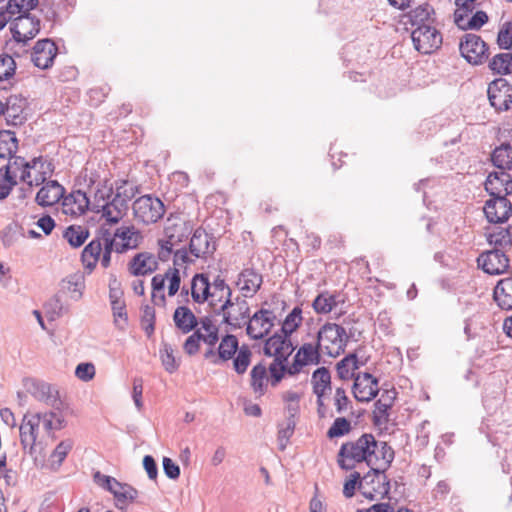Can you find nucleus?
Masks as SVG:
<instances>
[{
    "label": "nucleus",
    "instance_id": "obj_52",
    "mask_svg": "<svg viewBox=\"0 0 512 512\" xmlns=\"http://www.w3.org/2000/svg\"><path fill=\"white\" fill-rule=\"evenodd\" d=\"M159 353L164 369L168 373H174L178 369L179 363L174 356L172 346L167 342H162Z\"/></svg>",
    "mask_w": 512,
    "mask_h": 512
},
{
    "label": "nucleus",
    "instance_id": "obj_38",
    "mask_svg": "<svg viewBox=\"0 0 512 512\" xmlns=\"http://www.w3.org/2000/svg\"><path fill=\"white\" fill-rule=\"evenodd\" d=\"M313 393L316 396H324L327 390H331V375L326 367L317 368L311 377Z\"/></svg>",
    "mask_w": 512,
    "mask_h": 512
},
{
    "label": "nucleus",
    "instance_id": "obj_53",
    "mask_svg": "<svg viewBox=\"0 0 512 512\" xmlns=\"http://www.w3.org/2000/svg\"><path fill=\"white\" fill-rule=\"evenodd\" d=\"M488 20L489 18L487 13L485 11L478 10L471 16L465 18L461 25L456 26L463 31L479 30L488 22Z\"/></svg>",
    "mask_w": 512,
    "mask_h": 512
},
{
    "label": "nucleus",
    "instance_id": "obj_2",
    "mask_svg": "<svg viewBox=\"0 0 512 512\" xmlns=\"http://www.w3.org/2000/svg\"><path fill=\"white\" fill-rule=\"evenodd\" d=\"M378 441L371 433L362 434L355 441H348L341 445L338 452V464L346 471L352 470L357 463L365 462L370 469L374 466L373 456L376 455Z\"/></svg>",
    "mask_w": 512,
    "mask_h": 512
},
{
    "label": "nucleus",
    "instance_id": "obj_62",
    "mask_svg": "<svg viewBox=\"0 0 512 512\" xmlns=\"http://www.w3.org/2000/svg\"><path fill=\"white\" fill-rule=\"evenodd\" d=\"M360 483H363V477L357 471L351 473L349 480L344 483L343 494L346 498H351L355 494L356 486L360 488Z\"/></svg>",
    "mask_w": 512,
    "mask_h": 512
},
{
    "label": "nucleus",
    "instance_id": "obj_56",
    "mask_svg": "<svg viewBox=\"0 0 512 512\" xmlns=\"http://www.w3.org/2000/svg\"><path fill=\"white\" fill-rule=\"evenodd\" d=\"M141 325L148 337H151L155 331V309L150 305L142 308Z\"/></svg>",
    "mask_w": 512,
    "mask_h": 512
},
{
    "label": "nucleus",
    "instance_id": "obj_33",
    "mask_svg": "<svg viewBox=\"0 0 512 512\" xmlns=\"http://www.w3.org/2000/svg\"><path fill=\"white\" fill-rule=\"evenodd\" d=\"M340 302L344 301L339 299L338 293L323 291L313 300L312 307L317 314H328L337 307Z\"/></svg>",
    "mask_w": 512,
    "mask_h": 512
},
{
    "label": "nucleus",
    "instance_id": "obj_61",
    "mask_svg": "<svg viewBox=\"0 0 512 512\" xmlns=\"http://www.w3.org/2000/svg\"><path fill=\"white\" fill-rule=\"evenodd\" d=\"M166 280H168V295L174 296L180 289L181 277L179 268L173 267L166 271Z\"/></svg>",
    "mask_w": 512,
    "mask_h": 512
},
{
    "label": "nucleus",
    "instance_id": "obj_39",
    "mask_svg": "<svg viewBox=\"0 0 512 512\" xmlns=\"http://www.w3.org/2000/svg\"><path fill=\"white\" fill-rule=\"evenodd\" d=\"M379 393L378 383L375 381L370 384L369 382H361L359 378H355L353 384V394L359 402H369L374 399Z\"/></svg>",
    "mask_w": 512,
    "mask_h": 512
},
{
    "label": "nucleus",
    "instance_id": "obj_42",
    "mask_svg": "<svg viewBox=\"0 0 512 512\" xmlns=\"http://www.w3.org/2000/svg\"><path fill=\"white\" fill-rule=\"evenodd\" d=\"M250 377V385L253 391L259 396L264 395L267 387L266 381L268 380L266 367L262 363L255 365L250 372Z\"/></svg>",
    "mask_w": 512,
    "mask_h": 512
},
{
    "label": "nucleus",
    "instance_id": "obj_5",
    "mask_svg": "<svg viewBox=\"0 0 512 512\" xmlns=\"http://www.w3.org/2000/svg\"><path fill=\"white\" fill-rule=\"evenodd\" d=\"M133 216L138 223L145 225L156 223L165 213L163 202L151 194L137 198L132 204Z\"/></svg>",
    "mask_w": 512,
    "mask_h": 512
},
{
    "label": "nucleus",
    "instance_id": "obj_18",
    "mask_svg": "<svg viewBox=\"0 0 512 512\" xmlns=\"http://www.w3.org/2000/svg\"><path fill=\"white\" fill-rule=\"evenodd\" d=\"M115 237V252L118 254H123L129 250L138 248L143 241L141 232L133 225L118 227L115 230Z\"/></svg>",
    "mask_w": 512,
    "mask_h": 512
},
{
    "label": "nucleus",
    "instance_id": "obj_9",
    "mask_svg": "<svg viewBox=\"0 0 512 512\" xmlns=\"http://www.w3.org/2000/svg\"><path fill=\"white\" fill-rule=\"evenodd\" d=\"M363 483H360V489H363V495L369 500H374L377 496L381 499L387 498L390 492V481L382 469L372 467L364 476Z\"/></svg>",
    "mask_w": 512,
    "mask_h": 512
},
{
    "label": "nucleus",
    "instance_id": "obj_60",
    "mask_svg": "<svg viewBox=\"0 0 512 512\" xmlns=\"http://www.w3.org/2000/svg\"><path fill=\"white\" fill-rule=\"evenodd\" d=\"M497 44L504 50L512 48V22H505L501 26L497 36Z\"/></svg>",
    "mask_w": 512,
    "mask_h": 512
},
{
    "label": "nucleus",
    "instance_id": "obj_16",
    "mask_svg": "<svg viewBox=\"0 0 512 512\" xmlns=\"http://www.w3.org/2000/svg\"><path fill=\"white\" fill-rule=\"evenodd\" d=\"M40 426V413L25 414L21 425L20 431V443L25 451L30 455L35 452V444L38 438Z\"/></svg>",
    "mask_w": 512,
    "mask_h": 512
},
{
    "label": "nucleus",
    "instance_id": "obj_64",
    "mask_svg": "<svg viewBox=\"0 0 512 512\" xmlns=\"http://www.w3.org/2000/svg\"><path fill=\"white\" fill-rule=\"evenodd\" d=\"M75 375L82 381H90L95 376V366L90 362H82L77 365Z\"/></svg>",
    "mask_w": 512,
    "mask_h": 512
},
{
    "label": "nucleus",
    "instance_id": "obj_26",
    "mask_svg": "<svg viewBox=\"0 0 512 512\" xmlns=\"http://www.w3.org/2000/svg\"><path fill=\"white\" fill-rule=\"evenodd\" d=\"M64 194V187L58 181L50 180L41 187L35 200L39 206L49 207L58 203L61 199L63 200Z\"/></svg>",
    "mask_w": 512,
    "mask_h": 512
},
{
    "label": "nucleus",
    "instance_id": "obj_21",
    "mask_svg": "<svg viewBox=\"0 0 512 512\" xmlns=\"http://www.w3.org/2000/svg\"><path fill=\"white\" fill-rule=\"evenodd\" d=\"M485 190L489 195L507 196L512 194V176L506 171L491 172L485 181Z\"/></svg>",
    "mask_w": 512,
    "mask_h": 512
},
{
    "label": "nucleus",
    "instance_id": "obj_20",
    "mask_svg": "<svg viewBox=\"0 0 512 512\" xmlns=\"http://www.w3.org/2000/svg\"><path fill=\"white\" fill-rule=\"evenodd\" d=\"M294 347L292 345L290 337L285 334L275 333L270 336L264 344L263 353L264 355L271 357L274 359H281V357H285L286 359L292 354Z\"/></svg>",
    "mask_w": 512,
    "mask_h": 512
},
{
    "label": "nucleus",
    "instance_id": "obj_22",
    "mask_svg": "<svg viewBox=\"0 0 512 512\" xmlns=\"http://www.w3.org/2000/svg\"><path fill=\"white\" fill-rule=\"evenodd\" d=\"M157 268L158 261L150 252L137 253L128 262L129 273L136 277L152 274Z\"/></svg>",
    "mask_w": 512,
    "mask_h": 512
},
{
    "label": "nucleus",
    "instance_id": "obj_35",
    "mask_svg": "<svg viewBox=\"0 0 512 512\" xmlns=\"http://www.w3.org/2000/svg\"><path fill=\"white\" fill-rule=\"evenodd\" d=\"M487 241L494 246V249H501L506 251L512 247V232L511 227L501 228L497 227L492 232L487 234Z\"/></svg>",
    "mask_w": 512,
    "mask_h": 512
},
{
    "label": "nucleus",
    "instance_id": "obj_12",
    "mask_svg": "<svg viewBox=\"0 0 512 512\" xmlns=\"http://www.w3.org/2000/svg\"><path fill=\"white\" fill-rule=\"evenodd\" d=\"M24 387L36 400L44 402L53 409H62L63 403L59 398L58 390L54 386L41 380L26 378L24 379Z\"/></svg>",
    "mask_w": 512,
    "mask_h": 512
},
{
    "label": "nucleus",
    "instance_id": "obj_11",
    "mask_svg": "<svg viewBox=\"0 0 512 512\" xmlns=\"http://www.w3.org/2000/svg\"><path fill=\"white\" fill-rule=\"evenodd\" d=\"M277 317L270 309L261 308L252 316H249L246 322V333L254 340L263 339L267 336L275 325Z\"/></svg>",
    "mask_w": 512,
    "mask_h": 512
},
{
    "label": "nucleus",
    "instance_id": "obj_36",
    "mask_svg": "<svg viewBox=\"0 0 512 512\" xmlns=\"http://www.w3.org/2000/svg\"><path fill=\"white\" fill-rule=\"evenodd\" d=\"M102 249V242L98 239H93L84 247L81 260L87 269L93 270L96 267L100 260Z\"/></svg>",
    "mask_w": 512,
    "mask_h": 512
},
{
    "label": "nucleus",
    "instance_id": "obj_13",
    "mask_svg": "<svg viewBox=\"0 0 512 512\" xmlns=\"http://www.w3.org/2000/svg\"><path fill=\"white\" fill-rule=\"evenodd\" d=\"M490 105L496 111L502 112L510 109L512 104V85L504 78L493 80L487 89Z\"/></svg>",
    "mask_w": 512,
    "mask_h": 512
},
{
    "label": "nucleus",
    "instance_id": "obj_23",
    "mask_svg": "<svg viewBox=\"0 0 512 512\" xmlns=\"http://www.w3.org/2000/svg\"><path fill=\"white\" fill-rule=\"evenodd\" d=\"M26 104V99L21 95H12L6 99L3 114L8 125L18 126L25 122L24 110Z\"/></svg>",
    "mask_w": 512,
    "mask_h": 512
},
{
    "label": "nucleus",
    "instance_id": "obj_4",
    "mask_svg": "<svg viewBox=\"0 0 512 512\" xmlns=\"http://www.w3.org/2000/svg\"><path fill=\"white\" fill-rule=\"evenodd\" d=\"M216 316H222V323L236 330L246 324L250 316V307L244 297H228L220 306L213 309Z\"/></svg>",
    "mask_w": 512,
    "mask_h": 512
},
{
    "label": "nucleus",
    "instance_id": "obj_37",
    "mask_svg": "<svg viewBox=\"0 0 512 512\" xmlns=\"http://www.w3.org/2000/svg\"><path fill=\"white\" fill-rule=\"evenodd\" d=\"M232 296V289L226 283L225 279L221 276H217L211 283V300L209 305L214 309L218 306V302H223L228 297L230 298Z\"/></svg>",
    "mask_w": 512,
    "mask_h": 512
},
{
    "label": "nucleus",
    "instance_id": "obj_31",
    "mask_svg": "<svg viewBox=\"0 0 512 512\" xmlns=\"http://www.w3.org/2000/svg\"><path fill=\"white\" fill-rule=\"evenodd\" d=\"M239 341L233 334H226L222 337L219 346L217 348V358L212 362L213 364H220L231 360L235 354L239 351Z\"/></svg>",
    "mask_w": 512,
    "mask_h": 512
},
{
    "label": "nucleus",
    "instance_id": "obj_54",
    "mask_svg": "<svg viewBox=\"0 0 512 512\" xmlns=\"http://www.w3.org/2000/svg\"><path fill=\"white\" fill-rule=\"evenodd\" d=\"M287 360L285 357H281V359H274L273 362L269 366L270 373V382L273 387L277 386L281 380L284 378L286 374V363Z\"/></svg>",
    "mask_w": 512,
    "mask_h": 512
},
{
    "label": "nucleus",
    "instance_id": "obj_57",
    "mask_svg": "<svg viewBox=\"0 0 512 512\" xmlns=\"http://www.w3.org/2000/svg\"><path fill=\"white\" fill-rule=\"evenodd\" d=\"M351 430V423L344 417L336 418L327 432L329 438L344 436Z\"/></svg>",
    "mask_w": 512,
    "mask_h": 512
},
{
    "label": "nucleus",
    "instance_id": "obj_43",
    "mask_svg": "<svg viewBox=\"0 0 512 512\" xmlns=\"http://www.w3.org/2000/svg\"><path fill=\"white\" fill-rule=\"evenodd\" d=\"M17 175L12 171V164L0 169V200L6 199L17 184Z\"/></svg>",
    "mask_w": 512,
    "mask_h": 512
},
{
    "label": "nucleus",
    "instance_id": "obj_30",
    "mask_svg": "<svg viewBox=\"0 0 512 512\" xmlns=\"http://www.w3.org/2000/svg\"><path fill=\"white\" fill-rule=\"evenodd\" d=\"M493 299L502 310H512V277L498 281L493 290Z\"/></svg>",
    "mask_w": 512,
    "mask_h": 512
},
{
    "label": "nucleus",
    "instance_id": "obj_19",
    "mask_svg": "<svg viewBox=\"0 0 512 512\" xmlns=\"http://www.w3.org/2000/svg\"><path fill=\"white\" fill-rule=\"evenodd\" d=\"M216 251V241L203 228L194 230L189 242V252L195 258H204Z\"/></svg>",
    "mask_w": 512,
    "mask_h": 512
},
{
    "label": "nucleus",
    "instance_id": "obj_29",
    "mask_svg": "<svg viewBox=\"0 0 512 512\" xmlns=\"http://www.w3.org/2000/svg\"><path fill=\"white\" fill-rule=\"evenodd\" d=\"M211 296V282L205 273H197L191 281V297L194 302L203 304Z\"/></svg>",
    "mask_w": 512,
    "mask_h": 512
},
{
    "label": "nucleus",
    "instance_id": "obj_6",
    "mask_svg": "<svg viewBox=\"0 0 512 512\" xmlns=\"http://www.w3.org/2000/svg\"><path fill=\"white\" fill-rule=\"evenodd\" d=\"M31 10L23 9L16 12L10 25L13 39L17 43L27 44L40 31V19L30 13Z\"/></svg>",
    "mask_w": 512,
    "mask_h": 512
},
{
    "label": "nucleus",
    "instance_id": "obj_49",
    "mask_svg": "<svg viewBox=\"0 0 512 512\" xmlns=\"http://www.w3.org/2000/svg\"><path fill=\"white\" fill-rule=\"evenodd\" d=\"M89 236V231L87 228L79 225H71L69 226L64 234L63 237L68 241V243L74 247L78 248L84 244L86 239Z\"/></svg>",
    "mask_w": 512,
    "mask_h": 512
},
{
    "label": "nucleus",
    "instance_id": "obj_40",
    "mask_svg": "<svg viewBox=\"0 0 512 512\" xmlns=\"http://www.w3.org/2000/svg\"><path fill=\"white\" fill-rule=\"evenodd\" d=\"M494 166L502 171L512 168V146L509 143H503L495 148L491 156Z\"/></svg>",
    "mask_w": 512,
    "mask_h": 512
},
{
    "label": "nucleus",
    "instance_id": "obj_41",
    "mask_svg": "<svg viewBox=\"0 0 512 512\" xmlns=\"http://www.w3.org/2000/svg\"><path fill=\"white\" fill-rule=\"evenodd\" d=\"M18 149V139L15 132L10 130L0 131V158L6 159L16 154Z\"/></svg>",
    "mask_w": 512,
    "mask_h": 512
},
{
    "label": "nucleus",
    "instance_id": "obj_28",
    "mask_svg": "<svg viewBox=\"0 0 512 512\" xmlns=\"http://www.w3.org/2000/svg\"><path fill=\"white\" fill-rule=\"evenodd\" d=\"M39 5V0H9L4 8L0 10V31L13 20L16 12L23 9L33 10Z\"/></svg>",
    "mask_w": 512,
    "mask_h": 512
},
{
    "label": "nucleus",
    "instance_id": "obj_1",
    "mask_svg": "<svg viewBox=\"0 0 512 512\" xmlns=\"http://www.w3.org/2000/svg\"><path fill=\"white\" fill-rule=\"evenodd\" d=\"M138 192V187L128 186L127 180H118L113 185L106 179L97 185L92 211L101 213L108 224H117L126 215L129 202Z\"/></svg>",
    "mask_w": 512,
    "mask_h": 512
},
{
    "label": "nucleus",
    "instance_id": "obj_10",
    "mask_svg": "<svg viewBox=\"0 0 512 512\" xmlns=\"http://www.w3.org/2000/svg\"><path fill=\"white\" fill-rule=\"evenodd\" d=\"M414 48L422 54H430L441 47L442 35L431 25L416 27L411 32Z\"/></svg>",
    "mask_w": 512,
    "mask_h": 512
},
{
    "label": "nucleus",
    "instance_id": "obj_3",
    "mask_svg": "<svg viewBox=\"0 0 512 512\" xmlns=\"http://www.w3.org/2000/svg\"><path fill=\"white\" fill-rule=\"evenodd\" d=\"M351 335L336 323H325L317 332L318 346L330 357L344 353Z\"/></svg>",
    "mask_w": 512,
    "mask_h": 512
},
{
    "label": "nucleus",
    "instance_id": "obj_50",
    "mask_svg": "<svg viewBox=\"0 0 512 512\" xmlns=\"http://www.w3.org/2000/svg\"><path fill=\"white\" fill-rule=\"evenodd\" d=\"M357 360L354 354H347L336 365L338 377L342 380H348L354 377V371L357 370Z\"/></svg>",
    "mask_w": 512,
    "mask_h": 512
},
{
    "label": "nucleus",
    "instance_id": "obj_51",
    "mask_svg": "<svg viewBox=\"0 0 512 512\" xmlns=\"http://www.w3.org/2000/svg\"><path fill=\"white\" fill-rule=\"evenodd\" d=\"M235 355L232 358L233 368L237 374L242 375L251 363L252 352L247 345H242Z\"/></svg>",
    "mask_w": 512,
    "mask_h": 512
},
{
    "label": "nucleus",
    "instance_id": "obj_58",
    "mask_svg": "<svg viewBox=\"0 0 512 512\" xmlns=\"http://www.w3.org/2000/svg\"><path fill=\"white\" fill-rule=\"evenodd\" d=\"M201 338H203V333L201 332V329L195 330L185 340V342L183 344L184 352L189 356H193V355L197 354L200 349V342L202 341Z\"/></svg>",
    "mask_w": 512,
    "mask_h": 512
},
{
    "label": "nucleus",
    "instance_id": "obj_44",
    "mask_svg": "<svg viewBox=\"0 0 512 512\" xmlns=\"http://www.w3.org/2000/svg\"><path fill=\"white\" fill-rule=\"evenodd\" d=\"M395 457L393 448L385 441H378V447L376 449V455L373 456L374 465L381 462L382 467L376 469H382L384 472L391 466Z\"/></svg>",
    "mask_w": 512,
    "mask_h": 512
},
{
    "label": "nucleus",
    "instance_id": "obj_55",
    "mask_svg": "<svg viewBox=\"0 0 512 512\" xmlns=\"http://www.w3.org/2000/svg\"><path fill=\"white\" fill-rule=\"evenodd\" d=\"M296 427V421L286 419L285 425H280L278 429V446L280 450H285Z\"/></svg>",
    "mask_w": 512,
    "mask_h": 512
},
{
    "label": "nucleus",
    "instance_id": "obj_45",
    "mask_svg": "<svg viewBox=\"0 0 512 512\" xmlns=\"http://www.w3.org/2000/svg\"><path fill=\"white\" fill-rule=\"evenodd\" d=\"M321 351L322 349L318 346V343H304L295 354L300 358L302 362H305V365L308 364H319L321 361Z\"/></svg>",
    "mask_w": 512,
    "mask_h": 512
},
{
    "label": "nucleus",
    "instance_id": "obj_63",
    "mask_svg": "<svg viewBox=\"0 0 512 512\" xmlns=\"http://www.w3.org/2000/svg\"><path fill=\"white\" fill-rule=\"evenodd\" d=\"M475 3H464L461 5V2L459 4H455L456 10L454 12V23L456 25H461V23L465 20V18L469 17L474 9H475Z\"/></svg>",
    "mask_w": 512,
    "mask_h": 512
},
{
    "label": "nucleus",
    "instance_id": "obj_48",
    "mask_svg": "<svg viewBox=\"0 0 512 512\" xmlns=\"http://www.w3.org/2000/svg\"><path fill=\"white\" fill-rule=\"evenodd\" d=\"M489 68L496 74L512 73V53H499L489 62Z\"/></svg>",
    "mask_w": 512,
    "mask_h": 512
},
{
    "label": "nucleus",
    "instance_id": "obj_7",
    "mask_svg": "<svg viewBox=\"0 0 512 512\" xmlns=\"http://www.w3.org/2000/svg\"><path fill=\"white\" fill-rule=\"evenodd\" d=\"M94 482L109 491L115 498L117 506L122 508L129 502H133L137 496L138 491L127 483H121L112 476L104 475L97 471L93 475Z\"/></svg>",
    "mask_w": 512,
    "mask_h": 512
},
{
    "label": "nucleus",
    "instance_id": "obj_32",
    "mask_svg": "<svg viewBox=\"0 0 512 512\" xmlns=\"http://www.w3.org/2000/svg\"><path fill=\"white\" fill-rule=\"evenodd\" d=\"M173 320L175 326L183 333H189L198 325V318L187 306H179L175 309Z\"/></svg>",
    "mask_w": 512,
    "mask_h": 512
},
{
    "label": "nucleus",
    "instance_id": "obj_27",
    "mask_svg": "<svg viewBox=\"0 0 512 512\" xmlns=\"http://www.w3.org/2000/svg\"><path fill=\"white\" fill-rule=\"evenodd\" d=\"M192 230L193 228L189 221H185L180 218H169L164 228V236L177 246L189 237Z\"/></svg>",
    "mask_w": 512,
    "mask_h": 512
},
{
    "label": "nucleus",
    "instance_id": "obj_14",
    "mask_svg": "<svg viewBox=\"0 0 512 512\" xmlns=\"http://www.w3.org/2000/svg\"><path fill=\"white\" fill-rule=\"evenodd\" d=\"M491 198L486 201L484 214L489 223L502 224L508 221L512 213L511 201L503 196L490 195Z\"/></svg>",
    "mask_w": 512,
    "mask_h": 512
},
{
    "label": "nucleus",
    "instance_id": "obj_46",
    "mask_svg": "<svg viewBox=\"0 0 512 512\" xmlns=\"http://www.w3.org/2000/svg\"><path fill=\"white\" fill-rule=\"evenodd\" d=\"M74 445L73 440H62L50 455L51 469L58 470Z\"/></svg>",
    "mask_w": 512,
    "mask_h": 512
},
{
    "label": "nucleus",
    "instance_id": "obj_8",
    "mask_svg": "<svg viewBox=\"0 0 512 512\" xmlns=\"http://www.w3.org/2000/svg\"><path fill=\"white\" fill-rule=\"evenodd\" d=\"M459 51L469 64L475 66L483 64L489 57V46L474 33H466L461 37Z\"/></svg>",
    "mask_w": 512,
    "mask_h": 512
},
{
    "label": "nucleus",
    "instance_id": "obj_24",
    "mask_svg": "<svg viewBox=\"0 0 512 512\" xmlns=\"http://www.w3.org/2000/svg\"><path fill=\"white\" fill-rule=\"evenodd\" d=\"M92 204L86 192L82 190L72 191L69 195L65 196L62 200L63 211L66 214L82 215L86 210H92Z\"/></svg>",
    "mask_w": 512,
    "mask_h": 512
},
{
    "label": "nucleus",
    "instance_id": "obj_59",
    "mask_svg": "<svg viewBox=\"0 0 512 512\" xmlns=\"http://www.w3.org/2000/svg\"><path fill=\"white\" fill-rule=\"evenodd\" d=\"M16 63L14 59L7 54L0 55V81L8 80L14 76Z\"/></svg>",
    "mask_w": 512,
    "mask_h": 512
},
{
    "label": "nucleus",
    "instance_id": "obj_25",
    "mask_svg": "<svg viewBox=\"0 0 512 512\" xmlns=\"http://www.w3.org/2000/svg\"><path fill=\"white\" fill-rule=\"evenodd\" d=\"M263 277L254 268L243 269L236 282L244 298L253 297L261 288Z\"/></svg>",
    "mask_w": 512,
    "mask_h": 512
},
{
    "label": "nucleus",
    "instance_id": "obj_15",
    "mask_svg": "<svg viewBox=\"0 0 512 512\" xmlns=\"http://www.w3.org/2000/svg\"><path fill=\"white\" fill-rule=\"evenodd\" d=\"M478 265L489 275H500L508 271L509 258L505 251L501 249H492L486 251L478 257Z\"/></svg>",
    "mask_w": 512,
    "mask_h": 512
},
{
    "label": "nucleus",
    "instance_id": "obj_47",
    "mask_svg": "<svg viewBox=\"0 0 512 512\" xmlns=\"http://www.w3.org/2000/svg\"><path fill=\"white\" fill-rule=\"evenodd\" d=\"M302 321V309L299 306H296L283 320L281 333L291 337V335L300 327Z\"/></svg>",
    "mask_w": 512,
    "mask_h": 512
},
{
    "label": "nucleus",
    "instance_id": "obj_17",
    "mask_svg": "<svg viewBox=\"0 0 512 512\" xmlns=\"http://www.w3.org/2000/svg\"><path fill=\"white\" fill-rule=\"evenodd\" d=\"M57 46L53 40L49 38L38 40L31 54L34 65L40 69H48L52 66L54 58L57 55Z\"/></svg>",
    "mask_w": 512,
    "mask_h": 512
},
{
    "label": "nucleus",
    "instance_id": "obj_34",
    "mask_svg": "<svg viewBox=\"0 0 512 512\" xmlns=\"http://www.w3.org/2000/svg\"><path fill=\"white\" fill-rule=\"evenodd\" d=\"M433 8L429 4L419 5L415 9L403 15V22L410 23L412 27H420L422 25H430V20Z\"/></svg>",
    "mask_w": 512,
    "mask_h": 512
}]
</instances>
